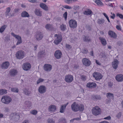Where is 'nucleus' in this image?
Here are the masks:
<instances>
[{
	"label": "nucleus",
	"instance_id": "f257e3e1",
	"mask_svg": "<svg viewBox=\"0 0 123 123\" xmlns=\"http://www.w3.org/2000/svg\"><path fill=\"white\" fill-rule=\"evenodd\" d=\"M71 108L72 111L74 112H76L79 110L83 111L84 109V106L83 105H80L75 102L71 105Z\"/></svg>",
	"mask_w": 123,
	"mask_h": 123
},
{
	"label": "nucleus",
	"instance_id": "f03ea898",
	"mask_svg": "<svg viewBox=\"0 0 123 123\" xmlns=\"http://www.w3.org/2000/svg\"><path fill=\"white\" fill-rule=\"evenodd\" d=\"M12 101V98L10 96L7 95H5L2 96L1 98L2 102L5 104H9Z\"/></svg>",
	"mask_w": 123,
	"mask_h": 123
},
{
	"label": "nucleus",
	"instance_id": "7ed1b4c3",
	"mask_svg": "<svg viewBox=\"0 0 123 123\" xmlns=\"http://www.w3.org/2000/svg\"><path fill=\"white\" fill-rule=\"evenodd\" d=\"M92 114L95 116L98 115L101 113V110L98 106H95L93 107L92 110Z\"/></svg>",
	"mask_w": 123,
	"mask_h": 123
},
{
	"label": "nucleus",
	"instance_id": "20e7f679",
	"mask_svg": "<svg viewBox=\"0 0 123 123\" xmlns=\"http://www.w3.org/2000/svg\"><path fill=\"white\" fill-rule=\"evenodd\" d=\"M54 37L55 38L54 43L55 44L57 45L62 41V37L61 36L57 34H55Z\"/></svg>",
	"mask_w": 123,
	"mask_h": 123
},
{
	"label": "nucleus",
	"instance_id": "39448f33",
	"mask_svg": "<svg viewBox=\"0 0 123 123\" xmlns=\"http://www.w3.org/2000/svg\"><path fill=\"white\" fill-rule=\"evenodd\" d=\"M69 26L71 28H74L76 27L77 23L74 20L71 19L69 22Z\"/></svg>",
	"mask_w": 123,
	"mask_h": 123
},
{
	"label": "nucleus",
	"instance_id": "423d86ee",
	"mask_svg": "<svg viewBox=\"0 0 123 123\" xmlns=\"http://www.w3.org/2000/svg\"><path fill=\"white\" fill-rule=\"evenodd\" d=\"M25 55L24 52L22 51H18L16 54V57L19 59L23 58Z\"/></svg>",
	"mask_w": 123,
	"mask_h": 123
},
{
	"label": "nucleus",
	"instance_id": "0eeeda50",
	"mask_svg": "<svg viewBox=\"0 0 123 123\" xmlns=\"http://www.w3.org/2000/svg\"><path fill=\"white\" fill-rule=\"evenodd\" d=\"M65 80L67 82L70 83L73 80V77L71 75L68 74L65 76Z\"/></svg>",
	"mask_w": 123,
	"mask_h": 123
},
{
	"label": "nucleus",
	"instance_id": "6e6552de",
	"mask_svg": "<svg viewBox=\"0 0 123 123\" xmlns=\"http://www.w3.org/2000/svg\"><path fill=\"white\" fill-rule=\"evenodd\" d=\"M31 65L28 62H26L23 64L22 67L23 69L25 71L29 70L31 68Z\"/></svg>",
	"mask_w": 123,
	"mask_h": 123
},
{
	"label": "nucleus",
	"instance_id": "1a4fd4ad",
	"mask_svg": "<svg viewBox=\"0 0 123 123\" xmlns=\"http://www.w3.org/2000/svg\"><path fill=\"white\" fill-rule=\"evenodd\" d=\"M43 34L42 33L40 32H37L35 36L36 40L37 41H39L43 38Z\"/></svg>",
	"mask_w": 123,
	"mask_h": 123
},
{
	"label": "nucleus",
	"instance_id": "9d476101",
	"mask_svg": "<svg viewBox=\"0 0 123 123\" xmlns=\"http://www.w3.org/2000/svg\"><path fill=\"white\" fill-rule=\"evenodd\" d=\"M11 35L18 40V41L16 43L17 45L20 44L22 43L21 38V37L19 35H16L13 33H11Z\"/></svg>",
	"mask_w": 123,
	"mask_h": 123
},
{
	"label": "nucleus",
	"instance_id": "9b49d317",
	"mask_svg": "<svg viewBox=\"0 0 123 123\" xmlns=\"http://www.w3.org/2000/svg\"><path fill=\"white\" fill-rule=\"evenodd\" d=\"M93 75V77H94L97 80H99L101 79L102 77V75L100 73L97 72L94 73Z\"/></svg>",
	"mask_w": 123,
	"mask_h": 123
},
{
	"label": "nucleus",
	"instance_id": "f8f14e48",
	"mask_svg": "<svg viewBox=\"0 0 123 123\" xmlns=\"http://www.w3.org/2000/svg\"><path fill=\"white\" fill-rule=\"evenodd\" d=\"M46 88L45 86L43 85L40 86L38 89V91L41 94L44 93L46 91Z\"/></svg>",
	"mask_w": 123,
	"mask_h": 123
},
{
	"label": "nucleus",
	"instance_id": "ddd939ff",
	"mask_svg": "<svg viewBox=\"0 0 123 123\" xmlns=\"http://www.w3.org/2000/svg\"><path fill=\"white\" fill-rule=\"evenodd\" d=\"M52 66L49 64H45L44 66V70L47 72H48L50 71L52 69Z\"/></svg>",
	"mask_w": 123,
	"mask_h": 123
},
{
	"label": "nucleus",
	"instance_id": "4468645a",
	"mask_svg": "<svg viewBox=\"0 0 123 123\" xmlns=\"http://www.w3.org/2000/svg\"><path fill=\"white\" fill-rule=\"evenodd\" d=\"M82 63L86 66H89L91 64L90 61L86 58H84L82 59Z\"/></svg>",
	"mask_w": 123,
	"mask_h": 123
},
{
	"label": "nucleus",
	"instance_id": "2eb2a0df",
	"mask_svg": "<svg viewBox=\"0 0 123 123\" xmlns=\"http://www.w3.org/2000/svg\"><path fill=\"white\" fill-rule=\"evenodd\" d=\"M62 53L60 50L56 51L55 53V56L56 58L57 59L60 58L62 56Z\"/></svg>",
	"mask_w": 123,
	"mask_h": 123
},
{
	"label": "nucleus",
	"instance_id": "dca6fc26",
	"mask_svg": "<svg viewBox=\"0 0 123 123\" xmlns=\"http://www.w3.org/2000/svg\"><path fill=\"white\" fill-rule=\"evenodd\" d=\"M10 65L9 62H3L1 65V68L2 69H6L8 68Z\"/></svg>",
	"mask_w": 123,
	"mask_h": 123
},
{
	"label": "nucleus",
	"instance_id": "f3484780",
	"mask_svg": "<svg viewBox=\"0 0 123 123\" xmlns=\"http://www.w3.org/2000/svg\"><path fill=\"white\" fill-rule=\"evenodd\" d=\"M109 35L111 37L114 38L116 39L117 37V35L116 33L114 31L110 30L108 32Z\"/></svg>",
	"mask_w": 123,
	"mask_h": 123
},
{
	"label": "nucleus",
	"instance_id": "a211bd4d",
	"mask_svg": "<svg viewBox=\"0 0 123 123\" xmlns=\"http://www.w3.org/2000/svg\"><path fill=\"white\" fill-rule=\"evenodd\" d=\"M11 9L9 7H8L6 9V11L5 12V15L6 17H7L9 16H11V15L10 13Z\"/></svg>",
	"mask_w": 123,
	"mask_h": 123
},
{
	"label": "nucleus",
	"instance_id": "6ab92c4d",
	"mask_svg": "<svg viewBox=\"0 0 123 123\" xmlns=\"http://www.w3.org/2000/svg\"><path fill=\"white\" fill-rule=\"evenodd\" d=\"M116 79L118 82H121L123 80V75L122 74L117 75L116 76Z\"/></svg>",
	"mask_w": 123,
	"mask_h": 123
},
{
	"label": "nucleus",
	"instance_id": "aec40b11",
	"mask_svg": "<svg viewBox=\"0 0 123 123\" xmlns=\"http://www.w3.org/2000/svg\"><path fill=\"white\" fill-rule=\"evenodd\" d=\"M18 73L17 71L15 69H12L10 70L9 74L12 76H14L16 75Z\"/></svg>",
	"mask_w": 123,
	"mask_h": 123
},
{
	"label": "nucleus",
	"instance_id": "412c9836",
	"mask_svg": "<svg viewBox=\"0 0 123 123\" xmlns=\"http://www.w3.org/2000/svg\"><path fill=\"white\" fill-rule=\"evenodd\" d=\"M56 107L54 105H51L49 106L48 110L49 112H54L56 110Z\"/></svg>",
	"mask_w": 123,
	"mask_h": 123
},
{
	"label": "nucleus",
	"instance_id": "4be33fe9",
	"mask_svg": "<svg viewBox=\"0 0 123 123\" xmlns=\"http://www.w3.org/2000/svg\"><path fill=\"white\" fill-rule=\"evenodd\" d=\"M119 62L117 59H115L112 63V66L115 69H116L117 67Z\"/></svg>",
	"mask_w": 123,
	"mask_h": 123
},
{
	"label": "nucleus",
	"instance_id": "5701e85b",
	"mask_svg": "<svg viewBox=\"0 0 123 123\" xmlns=\"http://www.w3.org/2000/svg\"><path fill=\"white\" fill-rule=\"evenodd\" d=\"M86 86L89 88H95L96 86V84L94 82H89L86 85Z\"/></svg>",
	"mask_w": 123,
	"mask_h": 123
},
{
	"label": "nucleus",
	"instance_id": "b1692460",
	"mask_svg": "<svg viewBox=\"0 0 123 123\" xmlns=\"http://www.w3.org/2000/svg\"><path fill=\"white\" fill-rule=\"evenodd\" d=\"M40 7L45 11L48 10V7L47 5L43 3H41L40 4Z\"/></svg>",
	"mask_w": 123,
	"mask_h": 123
},
{
	"label": "nucleus",
	"instance_id": "393cba45",
	"mask_svg": "<svg viewBox=\"0 0 123 123\" xmlns=\"http://www.w3.org/2000/svg\"><path fill=\"white\" fill-rule=\"evenodd\" d=\"M32 105L31 103L29 101H26L24 103V105L27 108H29Z\"/></svg>",
	"mask_w": 123,
	"mask_h": 123
},
{
	"label": "nucleus",
	"instance_id": "a878e982",
	"mask_svg": "<svg viewBox=\"0 0 123 123\" xmlns=\"http://www.w3.org/2000/svg\"><path fill=\"white\" fill-rule=\"evenodd\" d=\"M35 14L38 16H42V12L40 9H35Z\"/></svg>",
	"mask_w": 123,
	"mask_h": 123
},
{
	"label": "nucleus",
	"instance_id": "bb28decb",
	"mask_svg": "<svg viewBox=\"0 0 123 123\" xmlns=\"http://www.w3.org/2000/svg\"><path fill=\"white\" fill-rule=\"evenodd\" d=\"M99 39L100 40L102 44L104 46H105L106 44V39L103 37H100Z\"/></svg>",
	"mask_w": 123,
	"mask_h": 123
},
{
	"label": "nucleus",
	"instance_id": "cd10ccee",
	"mask_svg": "<svg viewBox=\"0 0 123 123\" xmlns=\"http://www.w3.org/2000/svg\"><path fill=\"white\" fill-rule=\"evenodd\" d=\"M45 28L46 29L49 30H53L54 28L53 25L49 24H46L45 25Z\"/></svg>",
	"mask_w": 123,
	"mask_h": 123
},
{
	"label": "nucleus",
	"instance_id": "c85d7f7f",
	"mask_svg": "<svg viewBox=\"0 0 123 123\" xmlns=\"http://www.w3.org/2000/svg\"><path fill=\"white\" fill-rule=\"evenodd\" d=\"M92 13V11L89 9H87L85 11H84L83 13L84 14L86 15H90Z\"/></svg>",
	"mask_w": 123,
	"mask_h": 123
},
{
	"label": "nucleus",
	"instance_id": "c756f323",
	"mask_svg": "<svg viewBox=\"0 0 123 123\" xmlns=\"http://www.w3.org/2000/svg\"><path fill=\"white\" fill-rule=\"evenodd\" d=\"M84 41L87 42H89L91 41V39L88 36H84L83 37Z\"/></svg>",
	"mask_w": 123,
	"mask_h": 123
},
{
	"label": "nucleus",
	"instance_id": "7c9ffc66",
	"mask_svg": "<svg viewBox=\"0 0 123 123\" xmlns=\"http://www.w3.org/2000/svg\"><path fill=\"white\" fill-rule=\"evenodd\" d=\"M21 16L22 17H30L28 13L25 11H24L22 12Z\"/></svg>",
	"mask_w": 123,
	"mask_h": 123
},
{
	"label": "nucleus",
	"instance_id": "2f4dec72",
	"mask_svg": "<svg viewBox=\"0 0 123 123\" xmlns=\"http://www.w3.org/2000/svg\"><path fill=\"white\" fill-rule=\"evenodd\" d=\"M106 96L108 98L110 99H112L114 98V94L112 93L108 92L106 94Z\"/></svg>",
	"mask_w": 123,
	"mask_h": 123
},
{
	"label": "nucleus",
	"instance_id": "473e14b6",
	"mask_svg": "<svg viewBox=\"0 0 123 123\" xmlns=\"http://www.w3.org/2000/svg\"><path fill=\"white\" fill-rule=\"evenodd\" d=\"M102 0H95V2L99 6H103V3L101 2Z\"/></svg>",
	"mask_w": 123,
	"mask_h": 123
},
{
	"label": "nucleus",
	"instance_id": "72a5a7b5",
	"mask_svg": "<svg viewBox=\"0 0 123 123\" xmlns=\"http://www.w3.org/2000/svg\"><path fill=\"white\" fill-rule=\"evenodd\" d=\"M60 28L61 30L64 31H65L66 29V25L62 24L60 25Z\"/></svg>",
	"mask_w": 123,
	"mask_h": 123
},
{
	"label": "nucleus",
	"instance_id": "f704fd0d",
	"mask_svg": "<svg viewBox=\"0 0 123 123\" xmlns=\"http://www.w3.org/2000/svg\"><path fill=\"white\" fill-rule=\"evenodd\" d=\"M65 2L68 4L72 3L73 2H75L77 0H64Z\"/></svg>",
	"mask_w": 123,
	"mask_h": 123
},
{
	"label": "nucleus",
	"instance_id": "c9c22d12",
	"mask_svg": "<svg viewBox=\"0 0 123 123\" xmlns=\"http://www.w3.org/2000/svg\"><path fill=\"white\" fill-rule=\"evenodd\" d=\"M24 93L26 95H29L31 93L30 91H29L27 89H25L24 90Z\"/></svg>",
	"mask_w": 123,
	"mask_h": 123
},
{
	"label": "nucleus",
	"instance_id": "e433bc0d",
	"mask_svg": "<svg viewBox=\"0 0 123 123\" xmlns=\"http://www.w3.org/2000/svg\"><path fill=\"white\" fill-rule=\"evenodd\" d=\"M105 22V20L103 19H98V20L97 23L99 24H102Z\"/></svg>",
	"mask_w": 123,
	"mask_h": 123
},
{
	"label": "nucleus",
	"instance_id": "4c0bfd02",
	"mask_svg": "<svg viewBox=\"0 0 123 123\" xmlns=\"http://www.w3.org/2000/svg\"><path fill=\"white\" fill-rule=\"evenodd\" d=\"M7 92V91L5 89H2L0 90V95L6 94Z\"/></svg>",
	"mask_w": 123,
	"mask_h": 123
},
{
	"label": "nucleus",
	"instance_id": "58836bf2",
	"mask_svg": "<svg viewBox=\"0 0 123 123\" xmlns=\"http://www.w3.org/2000/svg\"><path fill=\"white\" fill-rule=\"evenodd\" d=\"M66 107H65L63 105H62L61 107L60 112L61 113H63L65 110Z\"/></svg>",
	"mask_w": 123,
	"mask_h": 123
},
{
	"label": "nucleus",
	"instance_id": "ea45409f",
	"mask_svg": "<svg viewBox=\"0 0 123 123\" xmlns=\"http://www.w3.org/2000/svg\"><path fill=\"white\" fill-rule=\"evenodd\" d=\"M6 25H4L0 28V32H2L6 28Z\"/></svg>",
	"mask_w": 123,
	"mask_h": 123
},
{
	"label": "nucleus",
	"instance_id": "a19ab883",
	"mask_svg": "<svg viewBox=\"0 0 123 123\" xmlns=\"http://www.w3.org/2000/svg\"><path fill=\"white\" fill-rule=\"evenodd\" d=\"M12 91L14 92H18V89L16 88H12L11 89Z\"/></svg>",
	"mask_w": 123,
	"mask_h": 123
},
{
	"label": "nucleus",
	"instance_id": "79ce46f5",
	"mask_svg": "<svg viewBox=\"0 0 123 123\" xmlns=\"http://www.w3.org/2000/svg\"><path fill=\"white\" fill-rule=\"evenodd\" d=\"M44 81V80L43 79L40 78L38 79L37 82V84H38Z\"/></svg>",
	"mask_w": 123,
	"mask_h": 123
},
{
	"label": "nucleus",
	"instance_id": "37998d69",
	"mask_svg": "<svg viewBox=\"0 0 123 123\" xmlns=\"http://www.w3.org/2000/svg\"><path fill=\"white\" fill-rule=\"evenodd\" d=\"M62 7L64 8L68 9H71L72 8L71 7L67 5H63L62 6Z\"/></svg>",
	"mask_w": 123,
	"mask_h": 123
},
{
	"label": "nucleus",
	"instance_id": "c03bdc74",
	"mask_svg": "<svg viewBox=\"0 0 123 123\" xmlns=\"http://www.w3.org/2000/svg\"><path fill=\"white\" fill-rule=\"evenodd\" d=\"M103 15H104L105 17L107 19L108 21L109 22H110V21L109 20V18L108 17L107 15L105 13H103Z\"/></svg>",
	"mask_w": 123,
	"mask_h": 123
},
{
	"label": "nucleus",
	"instance_id": "a18cd8bd",
	"mask_svg": "<svg viewBox=\"0 0 123 123\" xmlns=\"http://www.w3.org/2000/svg\"><path fill=\"white\" fill-rule=\"evenodd\" d=\"M60 122H62L63 123H66V121L65 118H62L60 119Z\"/></svg>",
	"mask_w": 123,
	"mask_h": 123
},
{
	"label": "nucleus",
	"instance_id": "49530a36",
	"mask_svg": "<svg viewBox=\"0 0 123 123\" xmlns=\"http://www.w3.org/2000/svg\"><path fill=\"white\" fill-rule=\"evenodd\" d=\"M111 13L112 15L110 16V18L112 19H114L115 17V14L114 13H113L112 12H111Z\"/></svg>",
	"mask_w": 123,
	"mask_h": 123
},
{
	"label": "nucleus",
	"instance_id": "de8ad7c7",
	"mask_svg": "<svg viewBox=\"0 0 123 123\" xmlns=\"http://www.w3.org/2000/svg\"><path fill=\"white\" fill-rule=\"evenodd\" d=\"M31 114L35 115L37 113V111L36 110H33V111H31Z\"/></svg>",
	"mask_w": 123,
	"mask_h": 123
},
{
	"label": "nucleus",
	"instance_id": "09e8293b",
	"mask_svg": "<svg viewBox=\"0 0 123 123\" xmlns=\"http://www.w3.org/2000/svg\"><path fill=\"white\" fill-rule=\"evenodd\" d=\"M102 57L103 58H105L106 57V54L105 52H102L101 53Z\"/></svg>",
	"mask_w": 123,
	"mask_h": 123
},
{
	"label": "nucleus",
	"instance_id": "8fccbe9b",
	"mask_svg": "<svg viewBox=\"0 0 123 123\" xmlns=\"http://www.w3.org/2000/svg\"><path fill=\"white\" fill-rule=\"evenodd\" d=\"M67 12H66L63 15V16L65 18L66 20L67 18Z\"/></svg>",
	"mask_w": 123,
	"mask_h": 123
},
{
	"label": "nucleus",
	"instance_id": "3c124183",
	"mask_svg": "<svg viewBox=\"0 0 123 123\" xmlns=\"http://www.w3.org/2000/svg\"><path fill=\"white\" fill-rule=\"evenodd\" d=\"M117 16H118L121 19H123V15L121 14L117 13Z\"/></svg>",
	"mask_w": 123,
	"mask_h": 123
},
{
	"label": "nucleus",
	"instance_id": "603ef678",
	"mask_svg": "<svg viewBox=\"0 0 123 123\" xmlns=\"http://www.w3.org/2000/svg\"><path fill=\"white\" fill-rule=\"evenodd\" d=\"M28 1L32 3H38V1L36 0H28Z\"/></svg>",
	"mask_w": 123,
	"mask_h": 123
},
{
	"label": "nucleus",
	"instance_id": "864d4df0",
	"mask_svg": "<svg viewBox=\"0 0 123 123\" xmlns=\"http://www.w3.org/2000/svg\"><path fill=\"white\" fill-rule=\"evenodd\" d=\"M65 46L66 48L69 49H71L72 47L71 45L68 44H66Z\"/></svg>",
	"mask_w": 123,
	"mask_h": 123
},
{
	"label": "nucleus",
	"instance_id": "5fc2aeb1",
	"mask_svg": "<svg viewBox=\"0 0 123 123\" xmlns=\"http://www.w3.org/2000/svg\"><path fill=\"white\" fill-rule=\"evenodd\" d=\"M80 8V7L79 6H74L73 9L75 10H76L77 9H79Z\"/></svg>",
	"mask_w": 123,
	"mask_h": 123
},
{
	"label": "nucleus",
	"instance_id": "6e6d98bb",
	"mask_svg": "<svg viewBox=\"0 0 123 123\" xmlns=\"http://www.w3.org/2000/svg\"><path fill=\"white\" fill-rule=\"evenodd\" d=\"M116 28L118 30H121V27L120 25H117L116 26Z\"/></svg>",
	"mask_w": 123,
	"mask_h": 123
},
{
	"label": "nucleus",
	"instance_id": "4d7b16f0",
	"mask_svg": "<svg viewBox=\"0 0 123 123\" xmlns=\"http://www.w3.org/2000/svg\"><path fill=\"white\" fill-rule=\"evenodd\" d=\"M44 53V51H40L39 53V54L40 55V56H43V55Z\"/></svg>",
	"mask_w": 123,
	"mask_h": 123
},
{
	"label": "nucleus",
	"instance_id": "13d9d810",
	"mask_svg": "<svg viewBox=\"0 0 123 123\" xmlns=\"http://www.w3.org/2000/svg\"><path fill=\"white\" fill-rule=\"evenodd\" d=\"M48 122L49 123H54V122L53 121V120L52 119H48Z\"/></svg>",
	"mask_w": 123,
	"mask_h": 123
},
{
	"label": "nucleus",
	"instance_id": "bf43d9fd",
	"mask_svg": "<svg viewBox=\"0 0 123 123\" xmlns=\"http://www.w3.org/2000/svg\"><path fill=\"white\" fill-rule=\"evenodd\" d=\"M88 52V51L86 49H84L82 50V52L83 53L86 54Z\"/></svg>",
	"mask_w": 123,
	"mask_h": 123
},
{
	"label": "nucleus",
	"instance_id": "052dcab7",
	"mask_svg": "<svg viewBox=\"0 0 123 123\" xmlns=\"http://www.w3.org/2000/svg\"><path fill=\"white\" fill-rule=\"evenodd\" d=\"M4 40L5 41L7 42L10 40V38L7 37H5Z\"/></svg>",
	"mask_w": 123,
	"mask_h": 123
},
{
	"label": "nucleus",
	"instance_id": "680f3d73",
	"mask_svg": "<svg viewBox=\"0 0 123 123\" xmlns=\"http://www.w3.org/2000/svg\"><path fill=\"white\" fill-rule=\"evenodd\" d=\"M111 118V117L110 116H108L107 117H105L104 118V119H106L107 120H110Z\"/></svg>",
	"mask_w": 123,
	"mask_h": 123
},
{
	"label": "nucleus",
	"instance_id": "e2e57ef3",
	"mask_svg": "<svg viewBox=\"0 0 123 123\" xmlns=\"http://www.w3.org/2000/svg\"><path fill=\"white\" fill-rule=\"evenodd\" d=\"M117 44L119 46H121L122 45V43L121 41H119L117 42Z\"/></svg>",
	"mask_w": 123,
	"mask_h": 123
},
{
	"label": "nucleus",
	"instance_id": "0e129e2a",
	"mask_svg": "<svg viewBox=\"0 0 123 123\" xmlns=\"http://www.w3.org/2000/svg\"><path fill=\"white\" fill-rule=\"evenodd\" d=\"M25 34L27 35H28L29 34V30H27L26 31Z\"/></svg>",
	"mask_w": 123,
	"mask_h": 123
},
{
	"label": "nucleus",
	"instance_id": "69168bd1",
	"mask_svg": "<svg viewBox=\"0 0 123 123\" xmlns=\"http://www.w3.org/2000/svg\"><path fill=\"white\" fill-rule=\"evenodd\" d=\"M22 123H30L28 120H26L23 121Z\"/></svg>",
	"mask_w": 123,
	"mask_h": 123
},
{
	"label": "nucleus",
	"instance_id": "338daca9",
	"mask_svg": "<svg viewBox=\"0 0 123 123\" xmlns=\"http://www.w3.org/2000/svg\"><path fill=\"white\" fill-rule=\"evenodd\" d=\"M108 85L110 87H111L112 85V83H111V82H109L108 83Z\"/></svg>",
	"mask_w": 123,
	"mask_h": 123
},
{
	"label": "nucleus",
	"instance_id": "774afa93",
	"mask_svg": "<svg viewBox=\"0 0 123 123\" xmlns=\"http://www.w3.org/2000/svg\"><path fill=\"white\" fill-rule=\"evenodd\" d=\"M90 55L92 56H94L93 53V51H92L90 52Z\"/></svg>",
	"mask_w": 123,
	"mask_h": 123
}]
</instances>
